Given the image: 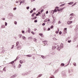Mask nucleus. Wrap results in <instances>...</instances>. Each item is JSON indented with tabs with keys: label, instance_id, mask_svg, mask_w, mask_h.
<instances>
[{
	"label": "nucleus",
	"instance_id": "7",
	"mask_svg": "<svg viewBox=\"0 0 78 78\" xmlns=\"http://www.w3.org/2000/svg\"><path fill=\"white\" fill-rule=\"evenodd\" d=\"M78 35H77V34H76V36H74V40H73L74 41H76V39L78 38Z\"/></svg>",
	"mask_w": 78,
	"mask_h": 78
},
{
	"label": "nucleus",
	"instance_id": "41",
	"mask_svg": "<svg viewBox=\"0 0 78 78\" xmlns=\"http://www.w3.org/2000/svg\"><path fill=\"white\" fill-rule=\"evenodd\" d=\"M41 58H43V59H45V57H44V56L42 55H41Z\"/></svg>",
	"mask_w": 78,
	"mask_h": 78
},
{
	"label": "nucleus",
	"instance_id": "30",
	"mask_svg": "<svg viewBox=\"0 0 78 78\" xmlns=\"http://www.w3.org/2000/svg\"><path fill=\"white\" fill-rule=\"evenodd\" d=\"M20 61H22V62H23V63H24V62H25V60L24 59L20 60Z\"/></svg>",
	"mask_w": 78,
	"mask_h": 78
},
{
	"label": "nucleus",
	"instance_id": "36",
	"mask_svg": "<svg viewBox=\"0 0 78 78\" xmlns=\"http://www.w3.org/2000/svg\"><path fill=\"white\" fill-rule=\"evenodd\" d=\"M1 28H5V25H2L1 26Z\"/></svg>",
	"mask_w": 78,
	"mask_h": 78
},
{
	"label": "nucleus",
	"instance_id": "21",
	"mask_svg": "<svg viewBox=\"0 0 78 78\" xmlns=\"http://www.w3.org/2000/svg\"><path fill=\"white\" fill-rule=\"evenodd\" d=\"M36 13L35 12H34L32 13V14L31 15V16L33 17L34 16V15L36 14Z\"/></svg>",
	"mask_w": 78,
	"mask_h": 78
},
{
	"label": "nucleus",
	"instance_id": "32",
	"mask_svg": "<svg viewBox=\"0 0 78 78\" xmlns=\"http://www.w3.org/2000/svg\"><path fill=\"white\" fill-rule=\"evenodd\" d=\"M20 2L22 3H24V2H25V1L24 0H22V1H21Z\"/></svg>",
	"mask_w": 78,
	"mask_h": 78
},
{
	"label": "nucleus",
	"instance_id": "60",
	"mask_svg": "<svg viewBox=\"0 0 78 78\" xmlns=\"http://www.w3.org/2000/svg\"><path fill=\"white\" fill-rule=\"evenodd\" d=\"M19 62H20V63L21 64H23V62H22V61H20H20H19Z\"/></svg>",
	"mask_w": 78,
	"mask_h": 78
},
{
	"label": "nucleus",
	"instance_id": "64",
	"mask_svg": "<svg viewBox=\"0 0 78 78\" xmlns=\"http://www.w3.org/2000/svg\"><path fill=\"white\" fill-rule=\"evenodd\" d=\"M31 33L33 34H34V32H33V31H31Z\"/></svg>",
	"mask_w": 78,
	"mask_h": 78
},
{
	"label": "nucleus",
	"instance_id": "20",
	"mask_svg": "<svg viewBox=\"0 0 78 78\" xmlns=\"http://www.w3.org/2000/svg\"><path fill=\"white\" fill-rule=\"evenodd\" d=\"M14 63V61H13L12 62H10L9 63V64H12V65H13Z\"/></svg>",
	"mask_w": 78,
	"mask_h": 78
},
{
	"label": "nucleus",
	"instance_id": "12",
	"mask_svg": "<svg viewBox=\"0 0 78 78\" xmlns=\"http://www.w3.org/2000/svg\"><path fill=\"white\" fill-rule=\"evenodd\" d=\"M17 76V74H15L10 77V78H15V76Z\"/></svg>",
	"mask_w": 78,
	"mask_h": 78
},
{
	"label": "nucleus",
	"instance_id": "24",
	"mask_svg": "<svg viewBox=\"0 0 78 78\" xmlns=\"http://www.w3.org/2000/svg\"><path fill=\"white\" fill-rule=\"evenodd\" d=\"M22 39H24V41H25V40H26V39H27V38H26V37H25L24 36H23L22 37Z\"/></svg>",
	"mask_w": 78,
	"mask_h": 78
},
{
	"label": "nucleus",
	"instance_id": "45",
	"mask_svg": "<svg viewBox=\"0 0 78 78\" xmlns=\"http://www.w3.org/2000/svg\"><path fill=\"white\" fill-rule=\"evenodd\" d=\"M34 42H37V39H36V38H34Z\"/></svg>",
	"mask_w": 78,
	"mask_h": 78
},
{
	"label": "nucleus",
	"instance_id": "50",
	"mask_svg": "<svg viewBox=\"0 0 78 78\" xmlns=\"http://www.w3.org/2000/svg\"><path fill=\"white\" fill-rule=\"evenodd\" d=\"M8 25V23L7 22H5V26H7V25Z\"/></svg>",
	"mask_w": 78,
	"mask_h": 78
},
{
	"label": "nucleus",
	"instance_id": "16",
	"mask_svg": "<svg viewBox=\"0 0 78 78\" xmlns=\"http://www.w3.org/2000/svg\"><path fill=\"white\" fill-rule=\"evenodd\" d=\"M65 66V64L63 63H62L61 64L60 66L61 67H63V66Z\"/></svg>",
	"mask_w": 78,
	"mask_h": 78
},
{
	"label": "nucleus",
	"instance_id": "14",
	"mask_svg": "<svg viewBox=\"0 0 78 78\" xmlns=\"http://www.w3.org/2000/svg\"><path fill=\"white\" fill-rule=\"evenodd\" d=\"M37 18V16H34L33 17L31 18V19L32 20H35V19H36Z\"/></svg>",
	"mask_w": 78,
	"mask_h": 78
},
{
	"label": "nucleus",
	"instance_id": "51",
	"mask_svg": "<svg viewBox=\"0 0 78 78\" xmlns=\"http://www.w3.org/2000/svg\"><path fill=\"white\" fill-rule=\"evenodd\" d=\"M33 10H32L30 11V14H31L33 13Z\"/></svg>",
	"mask_w": 78,
	"mask_h": 78
},
{
	"label": "nucleus",
	"instance_id": "11",
	"mask_svg": "<svg viewBox=\"0 0 78 78\" xmlns=\"http://www.w3.org/2000/svg\"><path fill=\"white\" fill-rule=\"evenodd\" d=\"M58 72H59V69H57L55 71L54 73V75H55V74H56V73H58Z\"/></svg>",
	"mask_w": 78,
	"mask_h": 78
},
{
	"label": "nucleus",
	"instance_id": "6",
	"mask_svg": "<svg viewBox=\"0 0 78 78\" xmlns=\"http://www.w3.org/2000/svg\"><path fill=\"white\" fill-rule=\"evenodd\" d=\"M16 48L17 50H20L22 48V46L20 45H19Z\"/></svg>",
	"mask_w": 78,
	"mask_h": 78
},
{
	"label": "nucleus",
	"instance_id": "29",
	"mask_svg": "<svg viewBox=\"0 0 78 78\" xmlns=\"http://www.w3.org/2000/svg\"><path fill=\"white\" fill-rule=\"evenodd\" d=\"M28 32L29 33H30V32L31 31V29L29 28H28Z\"/></svg>",
	"mask_w": 78,
	"mask_h": 78
},
{
	"label": "nucleus",
	"instance_id": "49",
	"mask_svg": "<svg viewBox=\"0 0 78 78\" xmlns=\"http://www.w3.org/2000/svg\"><path fill=\"white\" fill-rule=\"evenodd\" d=\"M16 9H17V8L16 7H14L13 9V10L14 11H16Z\"/></svg>",
	"mask_w": 78,
	"mask_h": 78
},
{
	"label": "nucleus",
	"instance_id": "58",
	"mask_svg": "<svg viewBox=\"0 0 78 78\" xmlns=\"http://www.w3.org/2000/svg\"><path fill=\"white\" fill-rule=\"evenodd\" d=\"M70 61H71V57L70 58L69 62H68V63L70 64Z\"/></svg>",
	"mask_w": 78,
	"mask_h": 78
},
{
	"label": "nucleus",
	"instance_id": "3",
	"mask_svg": "<svg viewBox=\"0 0 78 78\" xmlns=\"http://www.w3.org/2000/svg\"><path fill=\"white\" fill-rule=\"evenodd\" d=\"M62 76L66 77L67 76V72L66 71H62L61 73Z\"/></svg>",
	"mask_w": 78,
	"mask_h": 78
},
{
	"label": "nucleus",
	"instance_id": "61",
	"mask_svg": "<svg viewBox=\"0 0 78 78\" xmlns=\"http://www.w3.org/2000/svg\"><path fill=\"white\" fill-rule=\"evenodd\" d=\"M22 33H23V34H25V31L24 30H22Z\"/></svg>",
	"mask_w": 78,
	"mask_h": 78
},
{
	"label": "nucleus",
	"instance_id": "4",
	"mask_svg": "<svg viewBox=\"0 0 78 78\" xmlns=\"http://www.w3.org/2000/svg\"><path fill=\"white\" fill-rule=\"evenodd\" d=\"M13 17V15L12 14V13H10L8 15V18L9 19H11Z\"/></svg>",
	"mask_w": 78,
	"mask_h": 78
},
{
	"label": "nucleus",
	"instance_id": "27",
	"mask_svg": "<svg viewBox=\"0 0 78 78\" xmlns=\"http://www.w3.org/2000/svg\"><path fill=\"white\" fill-rule=\"evenodd\" d=\"M56 48V47L55 46H52V50H54V49H55Z\"/></svg>",
	"mask_w": 78,
	"mask_h": 78
},
{
	"label": "nucleus",
	"instance_id": "40",
	"mask_svg": "<svg viewBox=\"0 0 78 78\" xmlns=\"http://www.w3.org/2000/svg\"><path fill=\"white\" fill-rule=\"evenodd\" d=\"M29 73H30V72H28L27 73H24V75H28V74H29Z\"/></svg>",
	"mask_w": 78,
	"mask_h": 78
},
{
	"label": "nucleus",
	"instance_id": "42",
	"mask_svg": "<svg viewBox=\"0 0 78 78\" xmlns=\"http://www.w3.org/2000/svg\"><path fill=\"white\" fill-rule=\"evenodd\" d=\"M48 55L44 56V59L47 58H48Z\"/></svg>",
	"mask_w": 78,
	"mask_h": 78
},
{
	"label": "nucleus",
	"instance_id": "23",
	"mask_svg": "<svg viewBox=\"0 0 78 78\" xmlns=\"http://www.w3.org/2000/svg\"><path fill=\"white\" fill-rule=\"evenodd\" d=\"M66 4V3H64V4H61V5H60L59 6L60 7H62V6H64Z\"/></svg>",
	"mask_w": 78,
	"mask_h": 78
},
{
	"label": "nucleus",
	"instance_id": "38",
	"mask_svg": "<svg viewBox=\"0 0 78 78\" xmlns=\"http://www.w3.org/2000/svg\"><path fill=\"white\" fill-rule=\"evenodd\" d=\"M49 78H55V76H54V75H52V76H51L49 77Z\"/></svg>",
	"mask_w": 78,
	"mask_h": 78
},
{
	"label": "nucleus",
	"instance_id": "31",
	"mask_svg": "<svg viewBox=\"0 0 78 78\" xmlns=\"http://www.w3.org/2000/svg\"><path fill=\"white\" fill-rule=\"evenodd\" d=\"M33 39V37H29L28 38V39H29V40H30V39Z\"/></svg>",
	"mask_w": 78,
	"mask_h": 78
},
{
	"label": "nucleus",
	"instance_id": "13",
	"mask_svg": "<svg viewBox=\"0 0 78 78\" xmlns=\"http://www.w3.org/2000/svg\"><path fill=\"white\" fill-rule=\"evenodd\" d=\"M45 15L43 14L42 15V18L43 19H45Z\"/></svg>",
	"mask_w": 78,
	"mask_h": 78
},
{
	"label": "nucleus",
	"instance_id": "46",
	"mask_svg": "<svg viewBox=\"0 0 78 78\" xmlns=\"http://www.w3.org/2000/svg\"><path fill=\"white\" fill-rule=\"evenodd\" d=\"M73 65L74 66H76V63L74 62L73 63Z\"/></svg>",
	"mask_w": 78,
	"mask_h": 78
},
{
	"label": "nucleus",
	"instance_id": "56",
	"mask_svg": "<svg viewBox=\"0 0 78 78\" xmlns=\"http://www.w3.org/2000/svg\"><path fill=\"white\" fill-rule=\"evenodd\" d=\"M59 34H60V35H61V34H62V32H61V31H60L59 32Z\"/></svg>",
	"mask_w": 78,
	"mask_h": 78
},
{
	"label": "nucleus",
	"instance_id": "9",
	"mask_svg": "<svg viewBox=\"0 0 78 78\" xmlns=\"http://www.w3.org/2000/svg\"><path fill=\"white\" fill-rule=\"evenodd\" d=\"M73 22L72 21H68L67 22V23L68 25H70V24H71V23H72Z\"/></svg>",
	"mask_w": 78,
	"mask_h": 78
},
{
	"label": "nucleus",
	"instance_id": "8",
	"mask_svg": "<svg viewBox=\"0 0 78 78\" xmlns=\"http://www.w3.org/2000/svg\"><path fill=\"white\" fill-rule=\"evenodd\" d=\"M63 33L65 34V33H67V28H64L63 30Z\"/></svg>",
	"mask_w": 78,
	"mask_h": 78
},
{
	"label": "nucleus",
	"instance_id": "59",
	"mask_svg": "<svg viewBox=\"0 0 78 78\" xmlns=\"http://www.w3.org/2000/svg\"><path fill=\"white\" fill-rule=\"evenodd\" d=\"M34 22H35V23H36L37 22V20H34Z\"/></svg>",
	"mask_w": 78,
	"mask_h": 78
},
{
	"label": "nucleus",
	"instance_id": "63",
	"mask_svg": "<svg viewBox=\"0 0 78 78\" xmlns=\"http://www.w3.org/2000/svg\"><path fill=\"white\" fill-rule=\"evenodd\" d=\"M50 27H48V29L47 30L48 31H50V30L51 29H50Z\"/></svg>",
	"mask_w": 78,
	"mask_h": 78
},
{
	"label": "nucleus",
	"instance_id": "35",
	"mask_svg": "<svg viewBox=\"0 0 78 78\" xmlns=\"http://www.w3.org/2000/svg\"><path fill=\"white\" fill-rule=\"evenodd\" d=\"M73 18V16H71L70 18H69V19L70 20H72V19Z\"/></svg>",
	"mask_w": 78,
	"mask_h": 78
},
{
	"label": "nucleus",
	"instance_id": "37",
	"mask_svg": "<svg viewBox=\"0 0 78 78\" xmlns=\"http://www.w3.org/2000/svg\"><path fill=\"white\" fill-rule=\"evenodd\" d=\"M78 28H77V27H76V28L74 29V30L75 31H78Z\"/></svg>",
	"mask_w": 78,
	"mask_h": 78
},
{
	"label": "nucleus",
	"instance_id": "26",
	"mask_svg": "<svg viewBox=\"0 0 78 78\" xmlns=\"http://www.w3.org/2000/svg\"><path fill=\"white\" fill-rule=\"evenodd\" d=\"M69 16H75L76 15L75 14H74L73 13H72L70 14Z\"/></svg>",
	"mask_w": 78,
	"mask_h": 78
},
{
	"label": "nucleus",
	"instance_id": "43",
	"mask_svg": "<svg viewBox=\"0 0 78 78\" xmlns=\"http://www.w3.org/2000/svg\"><path fill=\"white\" fill-rule=\"evenodd\" d=\"M54 27H53V25H52L51 26L50 28L51 29H53V28Z\"/></svg>",
	"mask_w": 78,
	"mask_h": 78
},
{
	"label": "nucleus",
	"instance_id": "22",
	"mask_svg": "<svg viewBox=\"0 0 78 78\" xmlns=\"http://www.w3.org/2000/svg\"><path fill=\"white\" fill-rule=\"evenodd\" d=\"M38 13L39 16H40L42 14V12H38Z\"/></svg>",
	"mask_w": 78,
	"mask_h": 78
},
{
	"label": "nucleus",
	"instance_id": "2",
	"mask_svg": "<svg viewBox=\"0 0 78 78\" xmlns=\"http://www.w3.org/2000/svg\"><path fill=\"white\" fill-rule=\"evenodd\" d=\"M59 7L58 6L55 7L54 10H52L51 11V14L52 15V14H54L55 12H57V10L56 9H59Z\"/></svg>",
	"mask_w": 78,
	"mask_h": 78
},
{
	"label": "nucleus",
	"instance_id": "57",
	"mask_svg": "<svg viewBox=\"0 0 78 78\" xmlns=\"http://www.w3.org/2000/svg\"><path fill=\"white\" fill-rule=\"evenodd\" d=\"M52 18H53V19L55 20V16H54L53 15H52Z\"/></svg>",
	"mask_w": 78,
	"mask_h": 78
},
{
	"label": "nucleus",
	"instance_id": "18",
	"mask_svg": "<svg viewBox=\"0 0 78 78\" xmlns=\"http://www.w3.org/2000/svg\"><path fill=\"white\" fill-rule=\"evenodd\" d=\"M6 67H7V66H6L3 69V71H4V72H6Z\"/></svg>",
	"mask_w": 78,
	"mask_h": 78
},
{
	"label": "nucleus",
	"instance_id": "62",
	"mask_svg": "<svg viewBox=\"0 0 78 78\" xmlns=\"http://www.w3.org/2000/svg\"><path fill=\"white\" fill-rule=\"evenodd\" d=\"M42 26H44V25H45V23H43L42 24Z\"/></svg>",
	"mask_w": 78,
	"mask_h": 78
},
{
	"label": "nucleus",
	"instance_id": "25",
	"mask_svg": "<svg viewBox=\"0 0 78 78\" xmlns=\"http://www.w3.org/2000/svg\"><path fill=\"white\" fill-rule=\"evenodd\" d=\"M58 30H56L55 32V33L56 34H58V33H59V29H58Z\"/></svg>",
	"mask_w": 78,
	"mask_h": 78
},
{
	"label": "nucleus",
	"instance_id": "33",
	"mask_svg": "<svg viewBox=\"0 0 78 78\" xmlns=\"http://www.w3.org/2000/svg\"><path fill=\"white\" fill-rule=\"evenodd\" d=\"M19 41H17L16 42V46H18V45H19Z\"/></svg>",
	"mask_w": 78,
	"mask_h": 78
},
{
	"label": "nucleus",
	"instance_id": "44",
	"mask_svg": "<svg viewBox=\"0 0 78 78\" xmlns=\"http://www.w3.org/2000/svg\"><path fill=\"white\" fill-rule=\"evenodd\" d=\"M69 63H68L67 64V65H65V66H64V67H67V66H68L69 65Z\"/></svg>",
	"mask_w": 78,
	"mask_h": 78
},
{
	"label": "nucleus",
	"instance_id": "39",
	"mask_svg": "<svg viewBox=\"0 0 78 78\" xmlns=\"http://www.w3.org/2000/svg\"><path fill=\"white\" fill-rule=\"evenodd\" d=\"M21 66H22V65L20 64H19V65L18 66V68H20V67H21Z\"/></svg>",
	"mask_w": 78,
	"mask_h": 78
},
{
	"label": "nucleus",
	"instance_id": "17",
	"mask_svg": "<svg viewBox=\"0 0 78 78\" xmlns=\"http://www.w3.org/2000/svg\"><path fill=\"white\" fill-rule=\"evenodd\" d=\"M39 36H41V37H44V35H43V34H42V33L39 34Z\"/></svg>",
	"mask_w": 78,
	"mask_h": 78
},
{
	"label": "nucleus",
	"instance_id": "34",
	"mask_svg": "<svg viewBox=\"0 0 78 78\" xmlns=\"http://www.w3.org/2000/svg\"><path fill=\"white\" fill-rule=\"evenodd\" d=\"M44 8H45V6L44 5L43 6L41 7V9H45Z\"/></svg>",
	"mask_w": 78,
	"mask_h": 78
},
{
	"label": "nucleus",
	"instance_id": "47",
	"mask_svg": "<svg viewBox=\"0 0 78 78\" xmlns=\"http://www.w3.org/2000/svg\"><path fill=\"white\" fill-rule=\"evenodd\" d=\"M53 40H54V41H55V40H56V41H57L58 40L57 39H56V38L55 37H54L53 38Z\"/></svg>",
	"mask_w": 78,
	"mask_h": 78
},
{
	"label": "nucleus",
	"instance_id": "19",
	"mask_svg": "<svg viewBox=\"0 0 78 78\" xmlns=\"http://www.w3.org/2000/svg\"><path fill=\"white\" fill-rule=\"evenodd\" d=\"M74 3L73 2H69L67 3V4H68V5H73V4Z\"/></svg>",
	"mask_w": 78,
	"mask_h": 78
},
{
	"label": "nucleus",
	"instance_id": "53",
	"mask_svg": "<svg viewBox=\"0 0 78 78\" xmlns=\"http://www.w3.org/2000/svg\"><path fill=\"white\" fill-rule=\"evenodd\" d=\"M19 37L20 38H21V37H22V34H20L19 35Z\"/></svg>",
	"mask_w": 78,
	"mask_h": 78
},
{
	"label": "nucleus",
	"instance_id": "28",
	"mask_svg": "<svg viewBox=\"0 0 78 78\" xmlns=\"http://www.w3.org/2000/svg\"><path fill=\"white\" fill-rule=\"evenodd\" d=\"M26 56L27 57H31L32 56V55H26Z\"/></svg>",
	"mask_w": 78,
	"mask_h": 78
},
{
	"label": "nucleus",
	"instance_id": "15",
	"mask_svg": "<svg viewBox=\"0 0 78 78\" xmlns=\"http://www.w3.org/2000/svg\"><path fill=\"white\" fill-rule=\"evenodd\" d=\"M42 76V74H40L38 76L37 78H40V77H41V76Z\"/></svg>",
	"mask_w": 78,
	"mask_h": 78
},
{
	"label": "nucleus",
	"instance_id": "10",
	"mask_svg": "<svg viewBox=\"0 0 78 78\" xmlns=\"http://www.w3.org/2000/svg\"><path fill=\"white\" fill-rule=\"evenodd\" d=\"M58 11L59 12H62V10H63V9H62V8H60L58 9H57Z\"/></svg>",
	"mask_w": 78,
	"mask_h": 78
},
{
	"label": "nucleus",
	"instance_id": "48",
	"mask_svg": "<svg viewBox=\"0 0 78 78\" xmlns=\"http://www.w3.org/2000/svg\"><path fill=\"white\" fill-rule=\"evenodd\" d=\"M72 42V41L71 40H68V43H70Z\"/></svg>",
	"mask_w": 78,
	"mask_h": 78
},
{
	"label": "nucleus",
	"instance_id": "52",
	"mask_svg": "<svg viewBox=\"0 0 78 78\" xmlns=\"http://www.w3.org/2000/svg\"><path fill=\"white\" fill-rule=\"evenodd\" d=\"M27 9H30V7L29 6L26 7Z\"/></svg>",
	"mask_w": 78,
	"mask_h": 78
},
{
	"label": "nucleus",
	"instance_id": "55",
	"mask_svg": "<svg viewBox=\"0 0 78 78\" xmlns=\"http://www.w3.org/2000/svg\"><path fill=\"white\" fill-rule=\"evenodd\" d=\"M43 30L44 31H45V30H46V27H44Z\"/></svg>",
	"mask_w": 78,
	"mask_h": 78
},
{
	"label": "nucleus",
	"instance_id": "1",
	"mask_svg": "<svg viewBox=\"0 0 78 78\" xmlns=\"http://www.w3.org/2000/svg\"><path fill=\"white\" fill-rule=\"evenodd\" d=\"M63 45H64V44H63V43H61V44L59 46V45H57V49L58 50V51H60V50H61V49H62V48H64Z\"/></svg>",
	"mask_w": 78,
	"mask_h": 78
},
{
	"label": "nucleus",
	"instance_id": "54",
	"mask_svg": "<svg viewBox=\"0 0 78 78\" xmlns=\"http://www.w3.org/2000/svg\"><path fill=\"white\" fill-rule=\"evenodd\" d=\"M14 24H15V25H17V21H14Z\"/></svg>",
	"mask_w": 78,
	"mask_h": 78
},
{
	"label": "nucleus",
	"instance_id": "5",
	"mask_svg": "<svg viewBox=\"0 0 78 78\" xmlns=\"http://www.w3.org/2000/svg\"><path fill=\"white\" fill-rule=\"evenodd\" d=\"M42 42L43 43V45L44 46H45V45H46V46H47V45H48V44H47V42H48L46 40L43 41H42Z\"/></svg>",
	"mask_w": 78,
	"mask_h": 78
}]
</instances>
